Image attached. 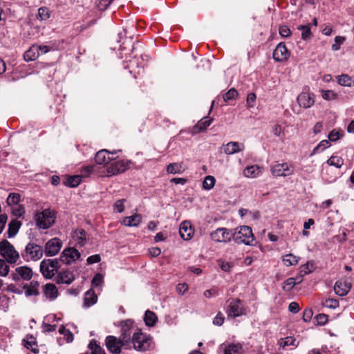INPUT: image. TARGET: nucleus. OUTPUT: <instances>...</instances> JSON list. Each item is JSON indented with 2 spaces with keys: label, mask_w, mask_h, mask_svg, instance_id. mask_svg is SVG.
Listing matches in <instances>:
<instances>
[{
  "label": "nucleus",
  "mask_w": 354,
  "mask_h": 354,
  "mask_svg": "<svg viewBox=\"0 0 354 354\" xmlns=\"http://www.w3.org/2000/svg\"><path fill=\"white\" fill-rule=\"evenodd\" d=\"M232 239L237 244L252 245L254 236L252 228L247 225H243L234 229Z\"/></svg>",
  "instance_id": "obj_1"
},
{
  "label": "nucleus",
  "mask_w": 354,
  "mask_h": 354,
  "mask_svg": "<svg viewBox=\"0 0 354 354\" xmlns=\"http://www.w3.org/2000/svg\"><path fill=\"white\" fill-rule=\"evenodd\" d=\"M34 217L37 225L39 228L46 230L55 223L56 214L54 210L45 209L41 212H36Z\"/></svg>",
  "instance_id": "obj_2"
},
{
  "label": "nucleus",
  "mask_w": 354,
  "mask_h": 354,
  "mask_svg": "<svg viewBox=\"0 0 354 354\" xmlns=\"http://www.w3.org/2000/svg\"><path fill=\"white\" fill-rule=\"evenodd\" d=\"M133 333L131 343L133 348L138 351H146L149 350L152 344V338L147 334L142 333L140 330Z\"/></svg>",
  "instance_id": "obj_3"
},
{
  "label": "nucleus",
  "mask_w": 354,
  "mask_h": 354,
  "mask_svg": "<svg viewBox=\"0 0 354 354\" xmlns=\"http://www.w3.org/2000/svg\"><path fill=\"white\" fill-rule=\"evenodd\" d=\"M0 255L10 264L16 263L20 258L18 251L6 239L0 241Z\"/></svg>",
  "instance_id": "obj_4"
},
{
  "label": "nucleus",
  "mask_w": 354,
  "mask_h": 354,
  "mask_svg": "<svg viewBox=\"0 0 354 354\" xmlns=\"http://www.w3.org/2000/svg\"><path fill=\"white\" fill-rule=\"evenodd\" d=\"M44 254L43 248L35 243H28L24 250L21 252V256L25 261H37L40 259Z\"/></svg>",
  "instance_id": "obj_5"
},
{
  "label": "nucleus",
  "mask_w": 354,
  "mask_h": 354,
  "mask_svg": "<svg viewBox=\"0 0 354 354\" xmlns=\"http://www.w3.org/2000/svg\"><path fill=\"white\" fill-rule=\"evenodd\" d=\"M60 268L58 259H45L40 263V272L46 279L53 278Z\"/></svg>",
  "instance_id": "obj_6"
},
{
  "label": "nucleus",
  "mask_w": 354,
  "mask_h": 354,
  "mask_svg": "<svg viewBox=\"0 0 354 354\" xmlns=\"http://www.w3.org/2000/svg\"><path fill=\"white\" fill-rule=\"evenodd\" d=\"M228 305L225 310L229 317L235 318L245 315V308L240 299H231L227 301Z\"/></svg>",
  "instance_id": "obj_7"
},
{
  "label": "nucleus",
  "mask_w": 354,
  "mask_h": 354,
  "mask_svg": "<svg viewBox=\"0 0 354 354\" xmlns=\"http://www.w3.org/2000/svg\"><path fill=\"white\" fill-rule=\"evenodd\" d=\"M106 346L109 352L113 354H120L121 353V348L122 346L128 348L130 346L126 342H123L122 339L113 335H109L106 337L105 340Z\"/></svg>",
  "instance_id": "obj_8"
},
{
  "label": "nucleus",
  "mask_w": 354,
  "mask_h": 354,
  "mask_svg": "<svg viewBox=\"0 0 354 354\" xmlns=\"http://www.w3.org/2000/svg\"><path fill=\"white\" fill-rule=\"evenodd\" d=\"M294 171V166L288 162L277 163L271 167V173L275 177L291 176Z\"/></svg>",
  "instance_id": "obj_9"
},
{
  "label": "nucleus",
  "mask_w": 354,
  "mask_h": 354,
  "mask_svg": "<svg viewBox=\"0 0 354 354\" xmlns=\"http://www.w3.org/2000/svg\"><path fill=\"white\" fill-rule=\"evenodd\" d=\"M33 272L30 268L24 266L17 267L14 271L10 273V277L18 282L20 281H29L32 277Z\"/></svg>",
  "instance_id": "obj_10"
},
{
  "label": "nucleus",
  "mask_w": 354,
  "mask_h": 354,
  "mask_svg": "<svg viewBox=\"0 0 354 354\" xmlns=\"http://www.w3.org/2000/svg\"><path fill=\"white\" fill-rule=\"evenodd\" d=\"M80 257L81 254L77 249L74 248H67L62 251L58 259L59 260V263L62 262L64 264L70 265L79 259Z\"/></svg>",
  "instance_id": "obj_11"
},
{
  "label": "nucleus",
  "mask_w": 354,
  "mask_h": 354,
  "mask_svg": "<svg viewBox=\"0 0 354 354\" xmlns=\"http://www.w3.org/2000/svg\"><path fill=\"white\" fill-rule=\"evenodd\" d=\"M210 237L213 241L218 243H226L231 241L232 232L225 227H219L211 232Z\"/></svg>",
  "instance_id": "obj_12"
},
{
  "label": "nucleus",
  "mask_w": 354,
  "mask_h": 354,
  "mask_svg": "<svg viewBox=\"0 0 354 354\" xmlns=\"http://www.w3.org/2000/svg\"><path fill=\"white\" fill-rule=\"evenodd\" d=\"M131 162L128 160H120L112 162L107 168V173L109 176L123 173L129 169Z\"/></svg>",
  "instance_id": "obj_13"
},
{
  "label": "nucleus",
  "mask_w": 354,
  "mask_h": 354,
  "mask_svg": "<svg viewBox=\"0 0 354 354\" xmlns=\"http://www.w3.org/2000/svg\"><path fill=\"white\" fill-rule=\"evenodd\" d=\"M62 247V241L58 238H53L46 242L44 252L46 257H53L58 254Z\"/></svg>",
  "instance_id": "obj_14"
},
{
  "label": "nucleus",
  "mask_w": 354,
  "mask_h": 354,
  "mask_svg": "<svg viewBox=\"0 0 354 354\" xmlns=\"http://www.w3.org/2000/svg\"><path fill=\"white\" fill-rule=\"evenodd\" d=\"M134 328V322L131 319H127L121 322V334L120 337L123 342L131 344V335Z\"/></svg>",
  "instance_id": "obj_15"
},
{
  "label": "nucleus",
  "mask_w": 354,
  "mask_h": 354,
  "mask_svg": "<svg viewBox=\"0 0 354 354\" xmlns=\"http://www.w3.org/2000/svg\"><path fill=\"white\" fill-rule=\"evenodd\" d=\"M290 55V53L283 42L278 44L272 54L273 59L278 62L288 60Z\"/></svg>",
  "instance_id": "obj_16"
},
{
  "label": "nucleus",
  "mask_w": 354,
  "mask_h": 354,
  "mask_svg": "<svg viewBox=\"0 0 354 354\" xmlns=\"http://www.w3.org/2000/svg\"><path fill=\"white\" fill-rule=\"evenodd\" d=\"M299 342L292 336L281 337L277 341V346L279 351L281 350H292L299 346Z\"/></svg>",
  "instance_id": "obj_17"
},
{
  "label": "nucleus",
  "mask_w": 354,
  "mask_h": 354,
  "mask_svg": "<svg viewBox=\"0 0 354 354\" xmlns=\"http://www.w3.org/2000/svg\"><path fill=\"white\" fill-rule=\"evenodd\" d=\"M297 102L301 107L308 109L311 107L314 103V95L308 91H303L297 97Z\"/></svg>",
  "instance_id": "obj_18"
},
{
  "label": "nucleus",
  "mask_w": 354,
  "mask_h": 354,
  "mask_svg": "<svg viewBox=\"0 0 354 354\" xmlns=\"http://www.w3.org/2000/svg\"><path fill=\"white\" fill-rule=\"evenodd\" d=\"M179 234L182 239L185 241L190 240L193 237L194 230L189 221H185L181 223L179 227Z\"/></svg>",
  "instance_id": "obj_19"
},
{
  "label": "nucleus",
  "mask_w": 354,
  "mask_h": 354,
  "mask_svg": "<svg viewBox=\"0 0 354 354\" xmlns=\"http://www.w3.org/2000/svg\"><path fill=\"white\" fill-rule=\"evenodd\" d=\"M74 279L75 277L71 271L69 270H62L57 274L55 278V281L58 284H71Z\"/></svg>",
  "instance_id": "obj_20"
},
{
  "label": "nucleus",
  "mask_w": 354,
  "mask_h": 354,
  "mask_svg": "<svg viewBox=\"0 0 354 354\" xmlns=\"http://www.w3.org/2000/svg\"><path fill=\"white\" fill-rule=\"evenodd\" d=\"M116 151L110 152L106 149H102L96 153L95 160L97 165H107L113 158L110 157V154L113 155Z\"/></svg>",
  "instance_id": "obj_21"
},
{
  "label": "nucleus",
  "mask_w": 354,
  "mask_h": 354,
  "mask_svg": "<svg viewBox=\"0 0 354 354\" xmlns=\"http://www.w3.org/2000/svg\"><path fill=\"white\" fill-rule=\"evenodd\" d=\"M244 145L238 142H229L223 146V152L227 155H232L243 151Z\"/></svg>",
  "instance_id": "obj_22"
},
{
  "label": "nucleus",
  "mask_w": 354,
  "mask_h": 354,
  "mask_svg": "<svg viewBox=\"0 0 354 354\" xmlns=\"http://www.w3.org/2000/svg\"><path fill=\"white\" fill-rule=\"evenodd\" d=\"M39 284L37 281H31L29 283H23L22 289L26 297L37 296L39 295Z\"/></svg>",
  "instance_id": "obj_23"
},
{
  "label": "nucleus",
  "mask_w": 354,
  "mask_h": 354,
  "mask_svg": "<svg viewBox=\"0 0 354 354\" xmlns=\"http://www.w3.org/2000/svg\"><path fill=\"white\" fill-rule=\"evenodd\" d=\"M263 167L257 165L248 166L243 170V175L247 178H254L262 174Z\"/></svg>",
  "instance_id": "obj_24"
},
{
  "label": "nucleus",
  "mask_w": 354,
  "mask_h": 354,
  "mask_svg": "<svg viewBox=\"0 0 354 354\" xmlns=\"http://www.w3.org/2000/svg\"><path fill=\"white\" fill-rule=\"evenodd\" d=\"M212 119L209 117H204L200 120L192 129V134H197L200 132L204 131L212 124Z\"/></svg>",
  "instance_id": "obj_25"
},
{
  "label": "nucleus",
  "mask_w": 354,
  "mask_h": 354,
  "mask_svg": "<svg viewBox=\"0 0 354 354\" xmlns=\"http://www.w3.org/2000/svg\"><path fill=\"white\" fill-rule=\"evenodd\" d=\"M351 285L346 281L339 280L334 286V291L339 296H345L350 290Z\"/></svg>",
  "instance_id": "obj_26"
},
{
  "label": "nucleus",
  "mask_w": 354,
  "mask_h": 354,
  "mask_svg": "<svg viewBox=\"0 0 354 354\" xmlns=\"http://www.w3.org/2000/svg\"><path fill=\"white\" fill-rule=\"evenodd\" d=\"M43 292L45 297L50 300H53L58 296L57 288L53 283H47L44 286Z\"/></svg>",
  "instance_id": "obj_27"
},
{
  "label": "nucleus",
  "mask_w": 354,
  "mask_h": 354,
  "mask_svg": "<svg viewBox=\"0 0 354 354\" xmlns=\"http://www.w3.org/2000/svg\"><path fill=\"white\" fill-rule=\"evenodd\" d=\"M97 301V297L93 288L89 289L85 292L84 297V307L88 308L96 304Z\"/></svg>",
  "instance_id": "obj_28"
},
{
  "label": "nucleus",
  "mask_w": 354,
  "mask_h": 354,
  "mask_svg": "<svg viewBox=\"0 0 354 354\" xmlns=\"http://www.w3.org/2000/svg\"><path fill=\"white\" fill-rule=\"evenodd\" d=\"M39 56V45H32L24 55L26 62L35 60Z\"/></svg>",
  "instance_id": "obj_29"
},
{
  "label": "nucleus",
  "mask_w": 354,
  "mask_h": 354,
  "mask_svg": "<svg viewBox=\"0 0 354 354\" xmlns=\"http://www.w3.org/2000/svg\"><path fill=\"white\" fill-rule=\"evenodd\" d=\"M142 216L138 214L130 216H126L123 218L122 223L129 227H137L141 223Z\"/></svg>",
  "instance_id": "obj_30"
},
{
  "label": "nucleus",
  "mask_w": 354,
  "mask_h": 354,
  "mask_svg": "<svg viewBox=\"0 0 354 354\" xmlns=\"http://www.w3.org/2000/svg\"><path fill=\"white\" fill-rule=\"evenodd\" d=\"M127 67L129 68V72L131 73H134V77H136V75H139L140 72L143 70V64H139L138 62V59L136 57L129 61Z\"/></svg>",
  "instance_id": "obj_31"
},
{
  "label": "nucleus",
  "mask_w": 354,
  "mask_h": 354,
  "mask_svg": "<svg viewBox=\"0 0 354 354\" xmlns=\"http://www.w3.org/2000/svg\"><path fill=\"white\" fill-rule=\"evenodd\" d=\"M243 346L239 343H231L225 346L224 354H240Z\"/></svg>",
  "instance_id": "obj_32"
},
{
  "label": "nucleus",
  "mask_w": 354,
  "mask_h": 354,
  "mask_svg": "<svg viewBox=\"0 0 354 354\" xmlns=\"http://www.w3.org/2000/svg\"><path fill=\"white\" fill-rule=\"evenodd\" d=\"M299 257L290 253L282 257V261L284 266L289 267L295 266L299 263Z\"/></svg>",
  "instance_id": "obj_33"
},
{
  "label": "nucleus",
  "mask_w": 354,
  "mask_h": 354,
  "mask_svg": "<svg viewBox=\"0 0 354 354\" xmlns=\"http://www.w3.org/2000/svg\"><path fill=\"white\" fill-rule=\"evenodd\" d=\"M73 237L76 239L80 246H84L86 243V232L83 229H77L75 230Z\"/></svg>",
  "instance_id": "obj_34"
},
{
  "label": "nucleus",
  "mask_w": 354,
  "mask_h": 354,
  "mask_svg": "<svg viewBox=\"0 0 354 354\" xmlns=\"http://www.w3.org/2000/svg\"><path fill=\"white\" fill-rule=\"evenodd\" d=\"M82 178V176H80V174L75 176H68L66 178L64 185L70 187H77L80 184Z\"/></svg>",
  "instance_id": "obj_35"
},
{
  "label": "nucleus",
  "mask_w": 354,
  "mask_h": 354,
  "mask_svg": "<svg viewBox=\"0 0 354 354\" xmlns=\"http://www.w3.org/2000/svg\"><path fill=\"white\" fill-rule=\"evenodd\" d=\"M144 320H145V324L147 326L151 327V326H153L156 324V323L157 322V320H158V317L153 312H152L149 310H147L145 312Z\"/></svg>",
  "instance_id": "obj_36"
},
{
  "label": "nucleus",
  "mask_w": 354,
  "mask_h": 354,
  "mask_svg": "<svg viewBox=\"0 0 354 354\" xmlns=\"http://www.w3.org/2000/svg\"><path fill=\"white\" fill-rule=\"evenodd\" d=\"M21 223L18 221L13 220L8 224V238H11L15 236L19 231Z\"/></svg>",
  "instance_id": "obj_37"
},
{
  "label": "nucleus",
  "mask_w": 354,
  "mask_h": 354,
  "mask_svg": "<svg viewBox=\"0 0 354 354\" xmlns=\"http://www.w3.org/2000/svg\"><path fill=\"white\" fill-rule=\"evenodd\" d=\"M338 84L344 86H351L354 84V80L352 77L346 74H342L337 77Z\"/></svg>",
  "instance_id": "obj_38"
},
{
  "label": "nucleus",
  "mask_w": 354,
  "mask_h": 354,
  "mask_svg": "<svg viewBox=\"0 0 354 354\" xmlns=\"http://www.w3.org/2000/svg\"><path fill=\"white\" fill-rule=\"evenodd\" d=\"M326 163L330 166H334L339 169L344 165V159L340 156H332L328 159Z\"/></svg>",
  "instance_id": "obj_39"
},
{
  "label": "nucleus",
  "mask_w": 354,
  "mask_h": 354,
  "mask_svg": "<svg viewBox=\"0 0 354 354\" xmlns=\"http://www.w3.org/2000/svg\"><path fill=\"white\" fill-rule=\"evenodd\" d=\"M298 30L301 31V38L304 40H308L312 37V33L310 28V24L300 25L298 26Z\"/></svg>",
  "instance_id": "obj_40"
},
{
  "label": "nucleus",
  "mask_w": 354,
  "mask_h": 354,
  "mask_svg": "<svg viewBox=\"0 0 354 354\" xmlns=\"http://www.w3.org/2000/svg\"><path fill=\"white\" fill-rule=\"evenodd\" d=\"M216 183V179L212 176H207L203 181V188L205 190L212 189Z\"/></svg>",
  "instance_id": "obj_41"
},
{
  "label": "nucleus",
  "mask_w": 354,
  "mask_h": 354,
  "mask_svg": "<svg viewBox=\"0 0 354 354\" xmlns=\"http://www.w3.org/2000/svg\"><path fill=\"white\" fill-rule=\"evenodd\" d=\"M321 304L324 307L331 309H335L339 306V301L335 299H324Z\"/></svg>",
  "instance_id": "obj_42"
},
{
  "label": "nucleus",
  "mask_w": 354,
  "mask_h": 354,
  "mask_svg": "<svg viewBox=\"0 0 354 354\" xmlns=\"http://www.w3.org/2000/svg\"><path fill=\"white\" fill-rule=\"evenodd\" d=\"M167 171L172 174H180L182 172V164L178 162L170 163L167 167Z\"/></svg>",
  "instance_id": "obj_43"
},
{
  "label": "nucleus",
  "mask_w": 354,
  "mask_h": 354,
  "mask_svg": "<svg viewBox=\"0 0 354 354\" xmlns=\"http://www.w3.org/2000/svg\"><path fill=\"white\" fill-rule=\"evenodd\" d=\"M301 281V277L299 278V281L297 282L296 279L293 277H290L286 279L284 282L283 289L285 291H290L292 288L297 284Z\"/></svg>",
  "instance_id": "obj_44"
},
{
  "label": "nucleus",
  "mask_w": 354,
  "mask_h": 354,
  "mask_svg": "<svg viewBox=\"0 0 354 354\" xmlns=\"http://www.w3.org/2000/svg\"><path fill=\"white\" fill-rule=\"evenodd\" d=\"M21 201V196L18 193H10L7 199L6 203L8 206L17 205Z\"/></svg>",
  "instance_id": "obj_45"
},
{
  "label": "nucleus",
  "mask_w": 354,
  "mask_h": 354,
  "mask_svg": "<svg viewBox=\"0 0 354 354\" xmlns=\"http://www.w3.org/2000/svg\"><path fill=\"white\" fill-rule=\"evenodd\" d=\"M330 142L327 140H322L313 150L311 156L319 153L330 147Z\"/></svg>",
  "instance_id": "obj_46"
},
{
  "label": "nucleus",
  "mask_w": 354,
  "mask_h": 354,
  "mask_svg": "<svg viewBox=\"0 0 354 354\" xmlns=\"http://www.w3.org/2000/svg\"><path fill=\"white\" fill-rule=\"evenodd\" d=\"M217 264L223 271L227 272H230L234 266V263L225 261L223 259H218Z\"/></svg>",
  "instance_id": "obj_47"
},
{
  "label": "nucleus",
  "mask_w": 354,
  "mask_h": 354,
  "mask_svg": "<svg viewBox=\"0 0 354 354\" xmlns=\"http://www.w3.org/2000/svg\"><path fill=\"white\" fill-rule=\"evenodd\" d=\"M50 17L49 10L46 7H41L38 9L37 19L40 21H44Z\"/></svg>",
  "instance_id": "obj_48"
},
{
  "label": "nucleus",
  "mask_w": 354,
  "mask_h": 354,
  "mask_svg": "<svg viewBox=\"0 0 354 354\" xmlns=\"http://www.w3.org/2000/svg\"><path fill=\"white\" fill-rule=\"evenodd\" d=\"M104 283V277L100 273H97L91 281L92 288H97L102 286Z\"/></svg>",
  "instance_id": "obj_49"
},
{
  "label": "nucleus",
  "mask_w": 354,
  "mask_h": 354,
  "mask_svg": "<svg viewBox=\"0 0 354 354\" xmlns=\"http://www.w3.org/2000/svg\"><path fill=\"white\" fill-rule=\"evenodd\" d=\"M95 167V165L84 166L81 169L80 175L82 178H87L93 172Z\"/></svg>",
  "instance_id": "obj_50"
},
{
  "label": "nucleus",
  "mask_w": 354,
  "mask_h": 354,
  "mask_svg": "<svg viewBox=\"0 0 354 354\" xmlns=\"http://www.w3.org/2000/svg\"><path fill=\"white\" fill-rule=\"evenodd\" d=\"M59 333L66 337L67 342H71L73 340V335L72 333L64 326H62L59 328Z\"/></svg>",
  "instance_id": "obj_51"
},
{
  "label": "nucleus",
  "mask_w": 354,
  "mask_h": 354,
  "mask_svg": "<svg viewBox=\"0 0 354 354\" xmlns=\"http://www.w3.org/2000/svg\"><path fill=\"white\" fill-rule=\"evenodd\" d=\"M12 213L17 217H22L25 214V208L22 205H17L15 207L12 208Z\"/></svg>",
  "instance_id": "obj_52"
},
{
  "label": "nucleus",
  "mask_w": 354,
  "mask_h": 354,
  "mask_svg": "<svg viewBox=\"0 0 354 354\" xmlns=\"http://www.w3.org/2000/svg\"><path fill=\"white\" fill-rule=\"evenodd\" d=\"M237 96V91L235 88H231L223 95V100L225 102H229L231 100L235 99Z\"/></svg>",
  "instance_id": "obj_53"
},
{
  "label": "nucleus",
  "mask_w": 354,
  "mask_h": 354,
  "mask_svg": "<svg viewBox=\"0 0 354 354\" xmlns=\"http://www.w3.org/2000/svg\"><path fill=\"white\" fill-rule=\"evenodd\" d=\"M9 266L7 265L6 261L0 258V276L5 277L9 272Z\"/></svg>",
  "instance_id": "obj_54"
},
{
  "label": "nucleus",
  "mask_w": 354,
  "mask_h": 354,
  "mask_svg": "<svg viewBox=\"0 0 354 354\" xmlns=\"http://www.w3.org/2000/svg\"><path fill=\"white\" fill-rule=\"evenodd\" d=\"M345 39L344 37L336 36L335 38V44L332 45L331 49L334 51L339 50L341 44L344 43Z\"/></svg>",
  "instance_id": "obj_55"
},
{
  "label": "nucleus",
  "mask_w": 354,
  "mask_h": 354,
  "mask_svg": "<svg viewBox=\"0 0 354 354\" xmlns=\"http://www.w3.org/2000/svg\"><path fill=\"white\" fill-rule=\"evenodd\" d=\"M342 136V133L339 130L333 129L331 131L328 137L330 141L335 142L339 140Z\"/></svg>",
  "instance_id": "obj_56"
},
{
  "label": "nucleus",
  "mask_w": 354,
  "mask_h": 354,
  "mask_svg": "<svg viewBox=\"0 0 354 354\" xmlns=\"http://www.w3.org/2000/svg\"><path fill=\"white\" fill-rule=\"evenodd\" d=\"M125 200L124 199H120L118 200L113 205V210L115 212L121 213L124 211V203Z\"/></svg>",
  "instance_id": "obj_57"
},
{
  "label": "nucleus",
  "mask_w": 354,
  "mask_h": 354,
  "mask_svg": "<svg viewBox=\"0 0 354 354\" xmlns=\"http://www.w3.org/2000/svg\"><path fill=\"white\" fill-rule=\"evenodd\" d=\"M189 289V286L186 283H180L176 287V292L179 295H184Z\"/></svg>",
  "instance_id": "obj_58"
},
{
  "label": "nucleus",
  "mask_w": 354,
  "mask_h": 354,
  "mask_svg": "<svg viewBox=\"0 0 354 354\" xmlns=\"http://www.w3.org/2000/svg\"><path fill=\"white\" fill-rule=\"evenodd\" d=\"M224 315L221 312H218L213 319V324L216 326H221L224 323Z\"/></svg>",
  "instance_id": "obj_59"
},
{
  "label": "nucleus",
  "mask_w": 354,
  "mask_h": 354,
  "mask_svg": "<svg viewBox=\"0 0 354 354\" xmlns=\"http://www.w3.org/2000/svg\"><path fill=\"white\" fill-rule=\"evenodd\" d=\"M337 95L333 91H322V97L326 100H334Z\"/></svg>",
  "instance_id": "obj_60"
},
{
  "label": "nucleus",
  "mask_w": 354,
  "mask_h": 354,
  "mask_svg": "<svg viewBox=\"0 0 354 354\" xmlns=\"http://www.w3.org/2000/svg\"><path fill=\"white\" fill-rule=\"evenodd\" d=\"M257 96L255 93H250L247 96V105L249 108L254 106Z\"/></svg>",
  "instance_id": "obj_61"
},
{
  "label": "nucleus",
  "mask_w": 354,
  "mask_h": 354,
  "mask_svg": "<svg viewBox=\"0 0 354 354\" xmlns=\"http://www.w3.org/2000/svg\"><path fill=\"white\" fill-rule=\"evenodd\" d=\"M279 34L283 37H288L291 35V31L287 26H281L279 29Z\"/></svg>",
  "instance_id": "obj_62"
},
{
  "label": "nucleus",
  "mask_w": 354,
  "mask_h": 354,
  "mask_svg": "<svg viewBox=\"0 0 354 354\" xmlns=\"http://www.w3.org/2000/svg\"><path fill=\"white\" fill-rule=\"evenodd\" d=\"M42 330L45 333L53 332L56 330V325H55V324L52 325V324H47V323H43L42 324Z\"/></svg>",
  "instance_id": "obj_63"
},
{
  "label": "nucleus",
  "mask_w": 354,
  "mask_h": 354,
  "mask_svg": "<svg viewBox=\"0 0 354 354\" xmlns=\"http://www.w3.org/2000/svg\"><path fill=\"white\" fill-rule=\"evenodd\" d=\"M328 350L327 347H322L321 349L313 348L308 352V354H328Z\"/></svg>",
  "instance_id": "obj_64"
}]
</instances>
